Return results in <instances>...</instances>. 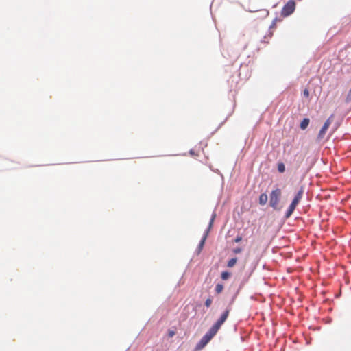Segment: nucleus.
<instances>
[{"mask_svg":"<svg viewBox=\"0 0 351 351\" xmlns=\"http://www.w3.org/2000/svg\"><path fill=\"white\" fill-rule=\"evenodd\" d=\"M303 95L304 97H309V91L307 88L304 89V91H303Z\"/></svg>","mask_w":351,"mask_h":351,"instance_id":"a211bd4d","label":"nucleus"},{"mask_svg":"<svg viewBox=\"0 0 351 351\" xmlns=\"http://www.w3.org/2000/svg\"><path fill=\"white\" fill-rule=\"evenodd\" d=\"M208 230L206 231V232L205 233V234L204 235V237H202L199 245H198V251H199V253L201 252V250H202L204 245V243H205V241L206 240V238H207V235H208Z\"/></svg>","mask_w":351,"mask_h":351,"instance_id":"6e6552de","label":"nucleus"},{"mask_svg":"<svg viewBox=\"0 0 351 351\" xmlns=\"http://www.w3.org/2000/svg\"><path fill=\"white\" fill-rule=\"evenodd\" d=\"M174 335H175V332H174V331H173V330L169 331V336L170 337H173Z\"/></svg>","mask_w":351,"mask_h":351,"instance_id":"412c9836","label":"nucleus"},{"mask_svg":"<svg viewBox=\"0 0 351 351\" xmlns=\"http://www.w3.org/2000/svg\"><path fill=\"white\" fill-rule=\"evenodd\" d=\"M309 122H310L309 119H308V118L303 119V120L300 123V128L302 130H305L308 127Z\"/></svg>","mask_w":351,"mask_h":351,"instance_id":"9d476101","label":"nucleus"},{"mask_svg":"<svg viewBox=\"0 0 351 351\" xmlns=\"http://www.w3.org/2000/svg\"><path fill=\"white\" fill-rule=\"evenodd\" d=\"M303 193H304V187L301 186L286 212V214H285L286 218H289L293 214L296 206H298V204L302 199Z\"/></svg>","mask_w":351,"mask_h":351,"instance_id":"f257e3e1","label":"nucleus"},{"mask_svg":"<svg viewBox=\"0 0 351 351\" xmlns=\"http://www.w3.org/2000/svg\"><path fill=\"white\" fill-rule=\"evenodd\" d=\"M223 289V286L221 284H217L215 287V291L217 293H220Z\"/></svg>","mask_w":351,"mask_h":351,"instance_id":"4468645a","label":"nucleus"},{"mask_svg":"<svg viewBox=\"0 0 351 351\" xmlns=\"http://www.w3.org/2000/svg\"><path fill=\"white\" fill-rule=\"evenodd\" d=\"M212 302H213V300H212L211 298H207L206 300L205 301L206 306L208 307V308L210 307L211 304H212Z\"/></svg>","mask_w":351,"mask_h":351,"instance_id":"dca6fc26","label":"nucleus"},{"mask_svg":"<svg viewBox=\"0 0 351 351\" xmlns=\"http://www.w3.org/2000/svg\"><path fill=\"white\" fill-rule=\"evenodd\" d=\"M242 240V237H240V236H237L235 239H234V242L236 243H239Z\"/></svg>","mask_w":351,"mask_h":351,"instance_id":"6ab92c4d","label":"nucleus"},{"mask_svg":"<svg viewBox=\"0 0 351 351\" xmlns=\"http://www.w3.org/2000/svg\"><path fill=\"white\" fill-rule=\"evenodd\" d=\"M333 119H334V114H331L328 118V119L325 121V123H324V125L319 130V134L317 135L318 140H321L324 137L326 132L328 130V129L329 126L330 125V124L332 123V122L333 121Z\"/></svg>","mask_w":351,"mask_h":351,"instance_id":"0eeeda50","label":"nucleus"},{"mask_svg":"<svg viewBox=\"0 0 351 351\" xmlns=\"http://www.w3.org/2000/svg\"><path fill=\"white\" fill-rule=\"evenodd\" d=\"M216 334V332L210 328L196 345L195 348V351H199L204 348Z\"/></svg>","mask_w":351,"mask_h":351,"instance_id":"7ed1b4c3","label":"nucleus"},{"mask_svg":"<svg viewBox=\"0 0 351 351\" xmlns=\"http://www.w3.org/2000/svg\"><path fill=\"white\" fill-rule=\"evenodd\" d=\"M278 170L280 173H283L285 171V166L283 163H278Z\"/></svg>","mask_w":351,"mask_h":351,"instance_id":"ddd939ff","label":"nucleus"},{"mask_svg":"<svg viewBox=\"0 0 351 351\" xmlns=\"http://www.w3.org/2000/svg\"><path fill=\"white\" fill-rule=\"evenodd\" d=\"M295 9V2L294 0H289L282 8L281 16L287 17L291 15Z\"/></svg>","mask_w":351,"mask_h":351,"instance_id":"423d86ee","label":"nucleus"},{"mask_svg":"<svg viewBox=\"0 0 351 351\" xmlns=\"http://www.w3.org/2000/svg\"><path fill=\"white\" fill-rule=\"evenodd\" d=\"M230 273H229L228 271H223L221 275V277L222 280H228L230 278Z\"/></svg>","mask_w":351,"mask_h":351,"instance_id":"f8f14e48","label":"nucleus"},{"mask_svg":"<svg viewBox=\"0 0 351 351\" xmlns=\"http://www.w3.org/2000/svg\"><path fill=\"white\" fill-rule=\"evenodd\" d=\"M303 193H304V187L301 186L286 212V214H285L286 218H289L293 214L296 206H298V204L302 199Z\"/></svg>","mask_w":351,"mask_h":351,"instance_id":"f03ea898","label":"nucleus"},{"mask_svg":"<svg viewBox=\"0 0 351 351\" xmlns=\"http://www.w3.org/2000/svg\"><path fill=\"white\" fill-rule=\"evenodd\" d=\"M281 195L282 191L279 188L273 190L269 195V205L275 210L278 209Z\"/></svg>","mask_w":351,"mask_h":351,"instance_id":"20e7f679","label":"nucleus"},{"mask_svg":"<svg viewBox=\"0 0 351 351\" xmlns=\"http://www.w3.org/2000/svg\"><path fill=\"white\" fill-rule=\"evenodd\" d=\"M190 154L192 155V156L195 155L194 151H193V150L190 151Z\"/></svg>","mask_w":351,"mask_h":351,"instance_id":"4be33fe9","label":"nucleus"},{"mask_svg":"<svg viewBox=\"0 0 351 351\" xmlns=\"http://www.w3.org/2000/svg\"><path fill=\"white\" fill-rule=\"evenodd\" d=\"M215 215H214L213 216V217H212V219H211L210 221L208 230H209V229L211 228V226H212V224H213V221H214V219H215Z\"/></svg>","mask_w":351,"mask_h":351,"instance_id":"aec40b11","label":"nucleus"},{"mask_svg":"<svg viewBox=\"0 0 351 351\" xmlns=\"http://www.w3.org/2000/svg\"><path fill=\"white\" fill-rule=\"evenodd\" d=\"M351 101V87H350V89L349 90L348 94H347V96L346 97V102L348 103Z\"/></svg>","mask_w":351,"mask_h":351,"instance_id":"2eb2a0df","label":"nucleus"},{"mask_svg":"<svg viewBox=\"0 0 351 351\" xmlns=\"http://www.w3.org/2000/svg\"><path fill=\"white\" fill-rule=\"evenodd\" d=\"M237 262V258H232L228 261L227 266L228 267H232L235 265Z\"/></svg>","mask_w":351,"mask_h":351,"instance_id":"9b49d317","label":"nucleus"},{"mask_svg":"<svg viewBox=\"0 0 351 351\" xmlns=\"http://www.w3.org/2000/svg\"><path fill=\"white\" fill-rule=\"evenodd\" d=\"M230 313V309H226L210 328L215 332H217L221 325L226 322Z\"/></svg>","mask_w":351,"mask_h":351,"instance_id":"39448f33","label":"nucleus"},{"mask_svg":"<svg viewBox=\"0 0 351 351\" xmlns=\"http://www.w3.org/2000/svg\"><path fill=\"white\" fill-rule=\"evenodd\" d=\"M232 251H233V252H234V254H239V253H241V252L242 249H241V248H240V247H236V248L233 249V250H232Z\"/></svg>","mask_w":351,"mask_h":351,"instance_id":"f3484780","label":"nucleus"},{"mask_svg":"<svg viewBox=\"0 0 351 351\" xmlns=\"http://www.w3.org/2000/svg\"><path fill=\"white\" fill-rule=\"evenodd\" d=\"M259 204L261 205H265L267 200H268V197L267 195V194L265 193H262L260 196H259Z\"/></svg>","mask_w":351,"mask_h":351,"instance_id":"1a4fd4ad","label":"nucleus"}]
</instances>
